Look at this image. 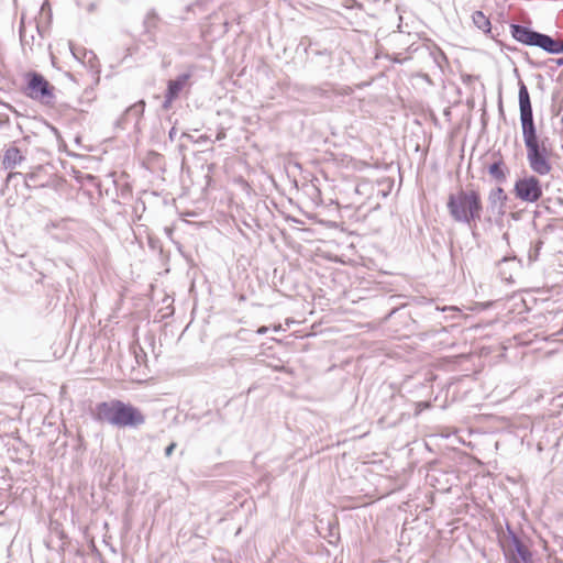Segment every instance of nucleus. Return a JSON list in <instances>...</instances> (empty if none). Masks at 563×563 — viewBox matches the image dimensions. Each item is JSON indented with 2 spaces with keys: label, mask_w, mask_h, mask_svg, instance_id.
Wrapping results in <instances>:
<instances>
[{
  "label": "nucleus",
  "mask_w": 563,
  "mask_h": 563,
  "mask_svg": "<svg viewBox=\"0 0 563 563\" xmlns=\"http://www.w3.org/2000/svg\"><path fill=\"white\" fill-rule=\"evenodd\" d=\"M519 111L522 140L527 161L534 175H525L514 185L515 197L526 203H536L543 197V186L538 176H545L552 170V145L549 137L538 133L533 118L530 95L526 84L519 80Z\"/></svg>",
  "instance_id": "nucleus-1"
},
{
  "label": "nucleus",
  "mask_w": 563,
  "mask_h": 563,
  "mask_svg": "<svg viewBox=\"0 0 563 563\" xmlns=\"http://www.w3.org/2000/svg\"><path fill=\"white\" fill-rule=\"evenodd\" d=\"M446 208L455 222L468 225L473 236H476V223L482 220L484 210L482 196L478 190L460 189L454 194H450Z\"/></svg>",
  "instance_id": "nucleus-2"
},
{
  "label": "nucleus",
  "mask_w": 563,
  "mask_h": 563,
  "mask_svg": "<svg viewBox=\"0 0 563 563\" xmlns=\"http://www.w3.org/2000/svg\"><path fill=\"white\" fill-rule=\"evenodd\" d=\"M510 34L518 43L526 46L539 47L552 55L563 54V41L555 40L529 26L512 23L510 24Z\"/></svg>",
  "instance_id": "nucleus-3"
},
{
  "label": "nucleus",
  "mask_w": 563,
  "mask_h": 563,
  "mask_svg": "<svg viewBox=\"0 0 563 563\" xmlns=\"http://www.w3.org/2000/svg\"><path fill=\"white\" fill-rule=\"evenodd\" d=\"M26 89L25 95L42 104H53L55 102L54 87L36 71H30L25 75Z\"/></svg>",
  "instance_id": "nucleus-4"
},
{
  "label": "nucleus",
  "mask_w": 563,
  "mask_h": 563,
  "mask_svg": "<svg viewBox=\"0 0 563 563\" xmlns=\"http://www.w3.org/2000/svg\"><path fill=\"white\" fill-rule=\"evenodd\" d=\"M507 536L511 542V548L504 550L507 563H534L531 550L509 525H507Z\"/></svg>",
  "instance_id": "nucleus-5"
},
{
  "label": "nucleus",
  "mask_w": 563,
  "mask_h": 563,
  "mask_svg": "<svg viewBox=\"0 0 563 563\" xmlns=\"http://www.w3.org/2000/svg\"><path fill=\"white\" fill-rule=\"evenodd\" d=\"M117 417L118 428H137L145 422V416L140 409L122 400L119 401Z\"/></svg>",
  "instance_id": "nucleus-6"
},
{
  "label": "nucleus",
  "mask_w": 563,
  "mask_h": 563,
  "mask_svg": "<svg viewBox=\"0 0 563 563\" xmlns=\"http://www.w3.org/2000/svg\"><path fill=\"white\" fill-rule=\"evenodd\" d=\"M145 109V101L139 100L130 106L124 113L117 120V126L120 129H126L132 125L135 130L140 129V122L142 120Z\"/></svg>",
  "instance_id": "nucleus-7"
},
{
  "label": "nucleus",
  "mask_w": 563,
  "mask_h": 563,
  "mask_svg": "<svg viewBox=\"0 0 563 563\" xmlns=\"http://www.w3.org/2000/svg\"><path fill=\"white\" fill-rule=\"evenodd\" d=\"M119 401V399H112L97 404L92 411L93 420L117 427Z\"/></svg>",
  "instance_id": "nucleus-8"
},
{
  "label": "nucleus",
  "mask_w": 563,
  "mask_h": 563,
  "mask_svg": "<svg viewBox=\"0 0 563 563\" xmlns=\"http://www.w3.org/2000/svg\"><path fill=\"white\" fill-rule=\"evenodd\" d=\"M508 200V196L503 189V187L497 186L488 192L487 202L488 210L493 214H497L503 217L506 213V203Z\"/></svg>",
  "instance_id": "nucleus-9"
},
{
  "label": "nucleus",
  "mask_w": 563,
  "mask_h": 563,
  "mask_svg": "<svg viewBox=\"0 0 563 563\" xmlns=\"http://www.w3.org/2000/svg\"><path fill=\"white\" fill-rule=\"evenodd\" d=\"M159 16L155 10H150L144 20H143V29L144 35L147 37L146 41L151 43L152 46L156 44V32L159 25Z\"/></svg>",
  "instance_id": "nucleus-10"
},
{
  "label": "nucleus",
  "mask_w": 563,
  "mask_h": 563,
  "mask_svg": "<svg viewBox=\"0 0 563 563\" xmlns=\"http://www.w3.org/2000/svg\"><path fill=\"white\" fill-rule=\"evenodd\" d=\"M487 172L497 184L503 185L507 181L509 167L506 165L504 159L499 157L487 166Z\"/></svg>",
  "instance_id": "nucleus-11"
},
{
  "label": "nucleus",
  "mask_w": 563,
  "mask_h": 563,
  "mask_svg": "<svg viewBox=\"0 0 563 563\" xmlns=\"http://www.w3.org/2000/svg\"><path fill=\"white\" fill-rule=\"evenodd\" d=\"M25 157L22 155L19 147L11 145L7 147L2 155V166L4 169H13L20 165Z\"/></svg>",
  "instance_id": "nucleus-12"
},
{
  "label": "nucleus",
  "mask_w": 563,
  "mask_h": 563,
  "mask_svg": "<svg viewBox=\"0 0 563 563\" xmlns=\"http://www.w3.org/2000/svg\"><path fill=\"white\" fill-rule=\"evenodd\" d=\"M34 32H36L37 35L40 37H42L38 25L35 24L34 26L31 27V30L29 32V29L24 24V18H22L21 22H20L19 33H20V41H21V45H22L23 49H25L26 47H29L30 51L33 49V45L35 43Z\"/></svg>",
  "instance_id": "nucleus-13"
},
{
  "label": "nucleus",
  "mask_w": 563,
  "mask_h": 563,
  "mask_svg": "<svg viewBox=\"0 0 563 563\" xmlns=\"http://www.w3.org/2000/svg\"><path fill=\"white\" fill-rule=\"evenodd\" d=\"M192 76V73H184L178 75L175 79H170L167 81V89L166 92L170 93L172 96L178 98L183 89L187 86H189V80Z\"/></svg>",
  "instance_id": "nucleus-14"
},
{
  "label": "nucleus",
  "mask_w": 563,
  "mask_h": 563,
  "mask_svg": "<svg viewBox=\"0 0 563 563\" xmlns=\"http://www.w3.org/2000/svg\"><path fill=\"white\" fill-rule=\"evenodd\" d=\"M472 20L478 30L484 33L490 32V21L482 11H475L472 15Z\"/></svg>",
  "instance_id": "nucleus-15"
},
{
  "label": "nucleus",
  "mask_w": 563,
  "mask_h": 563,
  "mask_svg": "<svg viewBox=\"0 0 563 563\" xmlns=\"http://www.w3.org/2000/svg\"><path fill=\"white\" fill-rule=\"evenodd\" d=\"M41 169L42 168L38 167L36 172H31V173L24 175L25 186L27 188H31V187H45L44 183H40L38 181V176H40Z\"/></svg>",
  "instance_id": "nucleus-16"
},
{
  "label": "nucleus",
  "mask_w": 563,
  "mask_h": 563,
  "mask_svg": "<svg viewBox=\"0 0 563 563\" xmlns=\"http://www.w3.org/2000/svg\"><path fill=\"white\" fill-rule=\"evenodd\" d=\"M542 245H543V242H542L541 240H539V241L536 243L534 247H533V249H530V251H529V260H530L531 262H533V261H537V260H538L539 252H540V250H541Z\"/></svg>",
  "instance_id": "nucleus-17"
},
{
  "label": "nucleus",
  "mask_w": 563,
  "mask_h": 563,
  "mask_svg": "<svg viewBox=\"0 0 563 563\" xmlns=\"http://www.w3.org/2000/svg\"><path fill=\"white\" fill-rule=\"evenodd\" d=\"M177 98L172 96L170 93L166 92L165 91V95H164V101H163V108L165 110L169 109L172 107V103L176 100Z\"/></svg>",
  "instance_id": "nucleus-18"
},
{
  "label": "nucleus",
  "mask_w": 563,
  "mask_h": 563,
  "mask_svg": "<svg viewBox=\"0 0 563 563\" xmlns=\"http://www.w3.org/2000/svg\"><path fill=\"white\" fill-rule=\"evenodd\" d=\"M386 183H387V189H382L378 191V194H380L384 198L388 196V194L393 187V180L387 179Z\"/></svg>",
  "instance_id": "nucleus-19"
},
{
  "label": "nucleus",
  "mask_w": 563,
  "mask_h": 563,
  "mask_svg": "<svg viewBox=\"0 0 563 563\" xmlns=\"http://www.w3.org/2000/svg\"><path fill=\"white\" fill-rule=\"evenodd\" d=\"M175 448H176V443H174V442L170 443L169 445H167L165 449V455L170 456L173 451L175 450Z\"/></svg>",
  "instance_id": "nucleus-20"
},
{
  "label": "nucleus",
  "mask_w": 563,
  "mask_h": 563,
  "mask_svg": "<svg viewBox=\"0 0 563 563\" xmlns=\"http://www.w3.org/2000/svg\"><path fill=\"white\" fill-rule=\"evenodd\" d=\"M168 136H169L170 141H174L176 139V136H177V129L175 126H173L169 130Z\"/></svg>",
  "instance_id": "nucleus-21"
},
{
  "label": "nucleus",
  "mask_w": 563,
  "mask_h": 563,
  "mask_svg": "<svg viewBox=\"0 0 563 563\" xmlns=\"http://www.w3.org/2000/svg\"><path fill=\"white\" fill-rule=\"evenodd\" d=\"M225 136H227L225 132L223 130H221L220 132H218L216 140L221 141V140L225 139Z\"/></svg>",
  "instance_id": "nucleus-22"
},
{
  "label": "nucleus",
  "mask_w": 563,
  "mask_h": 563,
  "mask_svg": "<svg viewBox=\"0 0 563 563\" xmlns=\"http://www.w3.org/2000/svg\"><path fill=\"white\" fill-rule=\"evenodd\" d=\"M16 176H22V174L21 173H10L7 177V180L10 181L12 178H14Z\"/></svg>",
  "instance_id": "nucleus-23"
},
{
  "label": "nucleus",
  "mask_w": 563,
  "mask_h": 563,
  "mask_svg": "<svg viewBox=\"0 0 563 563\" xmlns=\"http://www.w3.org/2000/svg\"><path fill=\"white\" fill-rule=\"evenodd\" d=\"M267 331H268V328L263 325V327L258 328L257 333L258 334H265Z\"/></svg>",
  "instance_id": "nucleus-24"
},
{
  "label": "nucleus",
  "mask_w": 563,
  "mask_h": 563,
  "mask_svg": "<svg viewBox=\"0 0 563 563\" xmlns=\"http://www.w3.org/2000/svg\"><path fill=\"white\" fill-rule=\"evenodd\" d=\"M558 65H563V58L556 60Z\"/></svg>",
  "instance_id": "nucleus-25"
},
{
  "label": "nucleus",
  "mask_w": 563,
  "mask_h": 563,
  "mask_svg": "<svg viewBox=\"0 0 563 563\" xmlns=\"http://www.w3.org/2000/svg\"><path fill=\"white\" fill-rule=\"evenodd\" d=\"M181 137H188V139H190V135L184 132V133L181 134Z\"/></svg>",
  "instance_id": "nucleus-26"
},
{
  "label": "nucleus",
  "mask_w": 563,
  "mask_h": 563,
  "mask_svg": "<svg viewBox=\"0 0 563 563\" xmlns=\"http://www.w3.org/2000/svg\"><path fill=\"white\" fill-rule=\"evenodd\" d=\"M93 8H95V4H92V3H91V4L89 5V10L91 11V10H93Z\"/></svg>",
  "instance_id": "nucleus-27"
},
{
  "label": "nucleus",
  "mask_w": 563,
  "mask_h": 563,
  "mask_svg": "<svg viewBox=\"0 0 563 563\" xmlns=\"http://www.w3.org/2000/svg\"><path fill=\"white\" fill-rule=\"evenodd\" d=\"M4 514V510H0V515H3Z\"/></svg>",
  "instance_id": "nucleus-28"
}]
</instances>
